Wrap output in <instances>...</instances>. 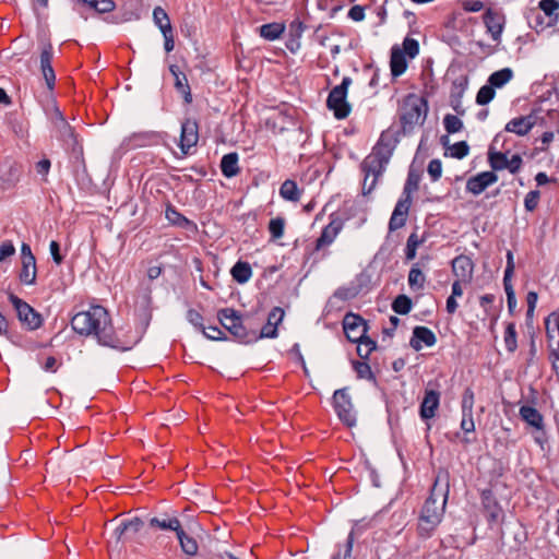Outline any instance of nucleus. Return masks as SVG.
Wrapping results in <instances>:
<instances>
[{
  "mask_svg": "<svg viewBox=\"0 0 559 559\" xmlns=\"http://www.w3.org/2000/svg\"><path fill=\"white\" fill-rule=\"evenodd\" d=\"M72 329L80 335L94 336L103 346L127 349L116 335L109 312L103 306H91L78 312L71 320Z\"/></svg>",
  "mask_w": 559,
  "mask_h": 559,
  "instance_id": "f257e3e1",
  "label": "nucleus"
},
{
  "mask_svg": "<svg viewBox=\"0 0 559 559\" xmlns=\"http://www.w3.org/2000/svg\"><path fill=\"white\" fill-rule=\"evenodd\" d=\"M449 496V473L440 469L418 518L417 534L427 539L441 523Z\"/></svg>",
  "mask_w": 559,
  "mask_h": 559,
  "instance_id": "f03ea898",
  "label": "nucleus"
},
{
  "mask_svg": "<svg viewBox=\"0 0 559 559\" xmlns=\"http://www.w3.org/2000/svg\"><path fill=\"white\" fill-rule=\"evenodd\" d=\"M343 329L349 342L358 343V356L361 359H368L369 355L377 348V343L366 335L367 322L364 318L353 312L346 313L343 319Z\"/></svg>",
  "mask_w": 559,
  "mask_h": 559,
  "instance_id": "7ed1b4c3",
  "label": "nucleus"
},
{
  "mask_svg": "<svg viewBox=\"0 0 559 559\" xmlns=\"http://www.w3.org/2000/svg\"><path fill=\"white\" fill-rule=\"evenodd\" d=\"M428 114V103L424 97L408 94L399 108V119L403 134H409L417 126L424 124Z\"/></svg>",
  "mask_w": 559,
  "mask_h": 559,
  "instance_id": "20e7f679",
  "label": "nucleus"
},
{
  "mask_svg": "<svg viewBox=\"0 0 559 559\" xmlns=\"http://www.w3.org/2000/svg\"><path fill=\"white\" fill-rule=\"evenodd\" d=\"M352 84L349 76H344L340 85L334 86L329 93L326 106L334 112L335 118L345 119L350 112V105L346 100L347 90Z\"/></svg>",
  "mask_w": 559,
  "mask_h": 559,
  "instance_id": "39448f33",
  "label": "nucleus"
},
{
  "mask_svg": "<svg viewBox=\"0 0 559 559\" xmlns=\"http://www.w3.org/2000/svg\"><path fill=\"white\" fill-rule=\"evenodd\" d=\"M333 407L338 419L347 427L356 425V412L347 388L338 389L333 394Z\"/></svg>",
  "mask_w": 559,
  "mask_h": 559,
  "instance_id": "423d86ee",
  "label": "nucleus"
},
{
  "mask_svg": "<svg viewBox=\"0 0 559 559\" xmlns=\"http://www.w3.org/2000/svg\"><path fill=\"white\" fill-rule=\"evenodd\" d=\"M9 300L15 309L19 320L27 330L34 331L41 326L43 317L31 305L12 293L9 294Z\"/></svg>",
  "mask_w": 559,
  "mask_h": 559,
  "instance_id": "0eeeda50",
  "label": "nucleus"
},
{
  "mask_svg": "<svg viewBox=\"0 0 559 559\" xmlns=\"http://www.w3.org/2000/svg\"><path fill=\"white\" fill-rule=\"evenodd\" d=\"M543 110L540 108L533 109L528 115L513 118L504 128V131L515 133L516 135H526L536 124L544 122V118L539 117Z\"/></svg>",
  "mask_w": 559,
  "mask_h": 559,
  "instance_id": "6e6552de",
  "label": "nucleus"
},
{
  "mask_svg": "<svg viewBox=\"0 0 559 559\" xmlns=\"http://www.w3.org/2000/svg\"><path fill=\"white\" fill-rule=\"evenodd\" d=\"M250 313L240 314L235 324H231L229 333L240 343L250 344L257 342V331L251 328L249 320Z\"/></svg>",
  "mask_w": 559,
  "mask_h": 559,
  "instance_id": "1a4fd4ad",
  "label": "nucleus"
},
{
  "mask_svg": "<svg viewBox=\"0 0 559 559\" xmlns=\"http://www.w3.org/2000/svg\"><path fill=\"white\" fill-rule=\"evenodd\" d=\"M53 126L58 131L59 139L62 140L68 147H71L73 152H76L79 146L78 136L74 129L64 119L59 109L55 111Z\"/></svg>",
  "mask_w": 559,
  "mask_h": 559,
  "instance_id": "9d476101",
  "label": "nucleus"
},
{
  "mask_svg": "<svg viewBox=\"0 0 559 559\" xmlns=\"http://www.w3.org/2000/svg\"><path fill=\"white\" fill-rule=\"evenodd\" d=\"M396 143L397 139L394 138L392 132L389 130L383 131L370 154L382 160V163L388 164L396 146Z\"/></svg>",
  "mask_w": 559,
  "mask_h": 559,
  "instance_id": "9b49d317",
  "label": "nucleus"
},
{
  "mask_svg": "<svg viewBox=\"0 0 559 559\" xmlns=\"http://www.w3.org/2000/svg\"><path fill=\"white\" fill-rule=\"evenodd\" d=\"M483 21L492 40L499 43L506 24L503 13L488 8L483 15Z\"/></svg>",
  "mask_w": 559,
  "mask_h": 559,
  "instance_id": "f8f14e48",
  "label": "nucleus"
},
{
  "mask_svg": "<svg viewBox=\"0 0 559 559\" xmlns=\"http://www.w3.org/2000/svg\"><path fill=\"white\" fill-rule=\"evenodd\" d=\"M199 141V126L193 119H186L181 123V134L179 147L183 155H188L191 147L195 146Z\"/></svg>",
  "mask_w": 559,
  "mask_h": 559,
  "instance_id": "ddd939ff",
  "label": "nucleus"
},
{
  "mask_svg": "<svg viewBox=\"0 0 559 559\" xmlns=\"http://www.w3.org/2000/svg\"><path fill=\"white\" fill-rule=\"evenodd\" d=\"M498 176L493 171H483L467 179L466 191L474 195L484 192L489 186L497 182Z\"/></svg>",
  "mask_w": 559,
  "mask_h": 559,
  "instance_id": "4468645a",
  "label": "nucleus"
},
{
  "mask_svg": "<svg viewBox=\"0 0 559 559\" xmlns=\"http://www.w3.org/2000/svg\"><path fill=\"white\" fill-rule=\"evenodd\" d=\"M441 394L433 389H426L424 399L420 403L419 415L423 420L431 419L436 416V412L440 405Z\"/></svg>",
  "mask_w": 559,
  "mask_h": 559,
  "instance_id": "2eb2a0df",
  "label": "nucleus"
},
{
  "mask_svg": "<svg viewBox=\"0 0 559 559\" xmlns=\"http://www.w3.org/2000/svg\"><path fill=\"white\" fill-rule=\"evenodd\" d=\"M284 318V310L280 307H274L269 316L266 323L257 332V341L261 338H275L277 336V325Z\"/></svg>",
  "mask_w": 559,
  "mask_h": 559,
  "instance_id": "dca6fc26",
  "label": "nucleus"
},
{
  "mask_svg": "<svg viewBox=\"0 0 559 559\" xmlns=\"http://www.w3.org/2000/svg\"><path fill=\"white\" fill-rule=\"evenodd\" d=\"M474 263L467 255L461 254L452 261V272L463 283H471L473 278Z\"/></svg>",
  "mask_w": 559,
  "mask_h": 559,
  "instance_id": "f3484780",
  "label": "nucleus"
},
{
  "mask_svg": "<svg viewBox=\"0 0 559 559\" xmlns=\"http://www.w3.org/2000/svg\"><path fill=\"white\" fill-rule=\"evenodd\" d=\"M51 61L52 46L48 44L40 52V70L49 90H53L56 83V74Z\"/></svg>",
  "mask_w": 559,
  "mask_h": 559,
  "instance_id": "a211bd4d",
  "label": "nucleus"
},
{
  "mask_svg": "<svg viewBox=\"0 0 559 559\" xmlns=\"http://www.w3.org/2000/svg\"><path fill=\"white\" fill-rule=\"evenodd\" d=\"M342 228L343 221L338 217L332 218L331 222L323 228L320 237L317 239L316 249L320 250L323 247L331 245Z\"/></svg>",
  "mask_w": 559,
  "mask_h": 559,
  "instance_id": "6ab92c4d",
  "label": "nucleus"
},
{
  "mask_svg": "<svg viewBox=\"0 0 559 559\" xmlns=\"http://www.w3.org/2000/svg\"><path fill=\"white\" fill-rule=\"evenodd\" d=\"M481 504L486 512L489 523H497L502 514V509L499 506L491 490L486 489L481 492Z\"/></svg>",
  "mask_w": 559,
  "mask_h": 559,
  "instance_id": "aec40b11",
  "label": "nucleus"
},
{
  "mask_svg": "<svg viewBox=\"0 0 559 559\" xmlns=\"http://www.w3.org/2000/svg\"><path fill=\"white\" fill-rule=\"evenodd\" d=\"M169 71L174 76V86L178 93L183 97L186 104L192 103V93L187 79V75L180 71L177 64H170Z\"/></svg>",
  "mask_w": 559,
  "mask_h": 559,
  "instance_id": "412c9836",
  "label": "nucleus"
},
{
  "mask_svg": "<svg viewBox=\"0 0 559 559\" xmlns=\"http://www.w3.org/2000/svg\"><path fill=\"white\" fill-rule=\"evenodd\" d=\"M436 342L437 337L430 329L426 326H415L409 344L415 350H420L421 343L430 347L433 346Z\"/></svg>",
  "mask_w": 559,
  "mask_h": 559,
  "instance_id": "4be33fe9",
  "label": "nucleus"
},
{
  "mask_svg": "<svg viewBox=\"0 0 559 559\" xmlns=\"http://www.w3.org/2000/svg\"><path fill=\"white\" fill-rule=\"evenodd\" d=\"M364 286V276H357L353 282H350L347 286H342L337 288L334 293V297L340 300H349L357 297Z\"/></svg>",
  "mask_w": 559,
  "mask_h": 559,
  "instance_id": "5701e85b",
  "label": "nucleus"
},
{
  "mask_svg": "<svg viewBox=\"0 0 559 559\" xmlns=\"http://www.w3.org/2000/svg\"><path fill=\"white\" fill-rule=\"evenodd\" d=\"M390 68L393 78H399L406 71V56L399 46H393L391 49Z\"/></svg>",
  "mask_w": 559,
  "mask_h": 559,
  "instance_id": "b1692460",
  "label": "nucleus"
},
{
  "mask_svg": "<svg viewBox=\"0 0 559 559\" xmlns=\"http://www.w3.org/2000/svg\"><path fill=\"white\" fill-rule=\"evenodd\" d=\"M386 164L369 154L361 163V170L366 175V179H370L371 176L379 178L385 170Z\"/></svg>",
  "mask_w": 559,
  "mask_h": 559,
  "instance_id": "393cba45",
  "label": "nucleus"
},
{
  "mask_svg": "<svg viewBox=\"0 0 559 559\" xmlns=\"http://www.w3.org/2000/svg\"><path fill=\"white\" fill-rule=\"evenodd\" d=\"M520 417L523 421L536 429H543L544 418L543 415L533 406L523 405L520 408Z\"/></svg>",
  "mask_w": 559,
  "mask_h": 559,
  "instance_id": "a878e982",
  "label": "nucleus"
},
{
  "mask_svg": "<svg viewBox=\"0 0 559 559\" xmlns=\"http://www.w3.org/2000/svg\"><path fill=\"white\" fill-rule=\"evenodd\" d=\"M221 170L222 174L227 177L231 178L239 174L240 168L238 166V154L233 152L224 155L221 159Z\"/></svg>",
  "mask_w": 559,
  "mask_h": 559,
  "instance_id": "bb28decb",
  "label": "nucleus"
},
{
  "mask_svg": "<svg viewBox=\"0 0 559 559\" xmlns=\"http://www.w3.org/2000/svg\"><path fill=\"white\" fill-rule=\"evenodd\" d=\"M559 8V2L557 0H542L539 2V9L545 13L547 17L546 26L550 27L557 24L559 20V14L557 10Z\"/></svg>",
  "mask_w": 559,
  "mask_h": 559,
  "instance_id": "cd10ccee",
  "label": "nucleus"
},
{
  "mask_svg": "<svg viewBox=\"0 0 559 559\" xmlns=\"http://www.w3.org/2000/svg\"><path fill=\"white\" fill-rule=\"evenodd\" d=\"M165 216L173 225L187 229L195 228V224L192 221L188 219L170 204L166 207Z\"/></svg>",
  "mask_w": 559,
  "mask_h": 559,
  "instance_id": "c85d7f7f",
  "label": "nucleus"
},
{
  "mask_svg": "<svg viewBox=\"0 0 559 559\" xmlns=\"http://www.w3.org/2000/svg\"><path fill=\"white\" fill-rule=\"evenodd\" d=\"M230 274L234 281H236L239 284H245L251 278L252 270L248 262L238 261L231 267Z\"/></svg>",
  "mask_w": 559,
  "mask_h": 559,
  "instance_id": "c756f323",
  "label": "nucleus"
},
{
  "mask_svg": "<svg viewBox=\"0 0 559 559\" xmlns=\"http://www.w3.org/2000/svg\"><path fill=\"white\" fill-rule=\"evenodd\" d=\"M37 267L36 261H22V267L19 278L24 285H34L36 283Z\"/></svg>",
  "mask_w": 559,
  "mask_h": 559,
  "instance_id": "7c9ffc66",
  "label": "nucleus"
},
{
  "mask_svg": "<svg viewBox=\"0 0 559 559\" xmlns=\"http://www.w3.org/2000/svg\"><path fill=\"white\" fill-rule=\"evenodd\" d=\"M152 527H157L163 531H174L176 534L181 530V523L177 518H152L150 520Z\"/></svg>",
  "mask_w": 559,
  "mask_h": 559,
  "instance_id": "2f4dec72",
  "label": "nucleus"
},
{
  "mask_svg": "<svg viewBox=\"0 0 559 559\" xmlns=\"http://www.w3.org/2000/svg\"><path fill=\"white\" fill-rule=\"evenodd\" d=\"M285 26L282 23H269L259 27V34L266 40H275L284 33Z\"/></svg>",
  "mask_w": 559,
  "mask_h": 559,
  "instance_id": "473e14b6",
  "label": "nucleus"
},
{
  "mask_svg": "<svg viewBox=\"0 0 559 559\" xmlns=\"http://www.w3.org/2000/svg\"><path fill=\"white\" fill-rule=\"evenodd\" d=\"M300 194L296 181L290 179L285 180L280 188V195L287 201L297 202L300 199Z\"/></svg>",
  "mask_w": 559,
  "mask_h": 559,
  "instance_id": "72a5a7b5",
  "label": "nucleus"
},
{
  "mask_svg": "<svg viewBox=\"0 0 559 559\" xmlns=\"http://www.w3.org/2000/svg\"><path fill=\"white\" fill-rule=\"evenodd\" d=\"M177 538L179 540L182 551L186 555L194 556L198 554L199 546L197 540L193 537L187 535L182 528L177 533Z\"/></svg>",
  "mask_w": 559,
  "mask_h": 559,
  "instance_id": "f704fd0d",
  "label": "nucleus"
},
{
  "mask_svg": "<svg viewBox=\"0 0 559 559\" xmlns=\"http://www.w3.org/2000/svg\"><path fill=\"white\" fill-rule=\"evenodd\" d=\"M488 163L495 171L507 169L508 156L507 153L493 151L492 147L488 151Z\"/></svg>",
  "mask_w": 559,
  "mask_h": 559,
  "instance_id": "c9c22d12",
  "label": "nucleus"
},
{
  "mask_svg": "<svg viewBox=\"0 0 559 559\" xmlns=\"http://www.w3.org/2000/svg\"><path fill=\"white\" fill-rule=\"evenodd\" d=\"M241 313L233 308H223L217 312V319L224 329L229 331L231 324L238 320Z\"/></svg>",
  "mask_w": 559,
  "mask_h": 559,
  "instance_id": "e433bc0d",
  "label": "nucleus"
},
{
  "mask_svg": "<svg viewBox=\"0 0 559 559\" xmlns=\"http://www.w3.org/2000/svg\"><path fill=\"white\" fill-rule=\"evenodd\" d=\"M513 76V72L510 68H504V69H501L499 71H496L493 72L489 79H488V83L492 86V87H497V88H500L502 87L504 84H507Z\"/></svg>",
  "mask_w": 559,
  "mask_h": 559,
  "instance_id": "4c0bfd02",
  "label": "nucleus"
},
{
  "mask_svg": "<svg viewBox=\"0 0 559 559\" xmlns=\"http://www.w3.org/2000/svg\"><path fill=\"white\" fill-rule=\"evenodd\" d=\"M426 277L423 271L418 267V264H414L408 273V285L413 290H419L424 288Z\"/></svg>",
  "mask_w": 559,
  "mask_h": 559,
  "instance_id": "58836bf2",
  "label": "nucleus"
},
{
  "mask_svg": "<svg viewBox=\"0 0 559 559\" xmlns=\"http://www.w3.org/2000/svg\"><path fill=\"white\" fill-rule=\"evenodd\" d=\"M518 334L515 330V324L513 322H510L506 326L504 331V344L510 353H514L518 348Z\"/></svg>",
  "mask_w": 559,
  "mask_h": 559,
  "instance_id": "ea45409f",
  "label": "nucleus"
},
{
  "mask_svg": "<svg viewBox=\"0 0 559 559\" xmlns=\"http://www.w3.org/2000/svg\"><path fill=\"white\" fill-rule=\"evenodd\" d=\"M392 309L399 314H407L412 310V299L406 295H399L392 302Z\"/></svg>",
  "mask_w": 559,
  "mask_h": 559,
  "instance_id": "a19ab883",
  "label": "nucleus"
},
{
  "mask_svg": "<svg viewBox=\"0 0 559 559\" xmlns=\"http://www.w3.org/2000/svg\"><path fill=\"white\" fill-rule=\"evenodd\" d=\"M153 19H154L155 24L159 27L160 32L167 31V28L168 29L173 28L171 24H170L169 16L163 8L156 7L154 9Z\"/></svg>",
  "mask_w": 559,
  "mask_h": 559,
  "instance_id": "79ce46f5",
  "label": "nucleus"
},
{
  "mask_svg": "<svg viewBox=\"0 0 559 559\" xmlns=\"http://www.w3.org/2000/svg\"><path fill=\"white\" fill-rule=\"evenodd\" d=\"M420 181V175L414 170H409L407 175L406 182L403 189V195L407 198H412V193L418 190Z\"/></svg>",
  "mask_w": 559,
  "mask_h": 559,
  "instance_id": "37998d69",
  "label": "nucleus"
},
{
  "mask_svg": "<svg viewBox=\"0 0 559 559\" xmlns=\"http://www.w3.org/2000/svg\"><path fill=\"white\" fill-rule=\"evenodd\" d=\"M423 242V239H419L416 233H412L407 239L406 248H405V258L411 261L416 257L417 248Z\"/></svg>",
  "mask_w": 559,
  "mask_h": 559,
  "instance_id": "c03bdc74",
  "label": "nucleus"
},
{
  "mask_svg": "<svg viewBox=\"0 0 559 559\" xmlns=\"http://www.w3.org/2000/svg\"><path fill=\"white\" fill-rule=\"evenodd\" d=\"M443 124L448 133H456L463 128L462 120L457 116L451 114L444 116Z\"/></svg>",
  "mask_w": 559,
  "mask_h": 559,
  "instance_id": "a18cd8bd",
  "label": "nucleus"
},
{
  "mask_svg": "<svg viewBox=\"0 0 559 559\" xmlns=\"http://www.w3.org/2000/svg\"><path fill=\"white\" fill-rule=\"evenodd\" d=\"M123 524H124V530L127 532L128 540H130L132 537H134L144 525L143 521L140 518L123 520Z\"/></svg>",
  "mask_w": 559,
  "mask_h": 559,
  "instance_id": "49530a36",
  "label": "nucleus"
},
{
  "mask_svg": "<svg viewBox=\"0 0 559 559\" xmlns=\"http://www.w3.org/2000/svg\"><path fill=\"white\" fill-rule=\"evenodd\" d=\"M495 94V87H492L490 84L484 85L479 88L476 95V103L478 105H487L493 99Z\"/></svg>",
  "mask_w": 559,
  "mask_h": 559,
  "instance_id": "de8ad7c7",
  "label": "nucleus"
},
{
  "mask_svg": "<svg viewBox=\"0 0 559 559\" xmlns=\"http://www.w3.org/2000/svg\"><path fill=\"white\" fill-rule=\"evenodd\" d=\"M285 219L283 217L272 218L269 223V231L273 239H280L284 235Z\"/></svg>",
  "mask_w": 559,
  "mask_h": 559,
  "instance_id": "09e8293b",
  "label": "nucleus"
},
{
  "mask_svg": "<svg viewBox=\"0 0 559 559\" xmlns=\"http://www.w3.org/2000/svg\"><path fill=\"white\" fill-rule=\"evenodd\" d=\"M462 415H469L473 414V407H474V392L471 388H466L462 395Z\"/></svg>",
  "mask_w": 559,
  "mask_h": 559,
  "instance_id": "8fccbe9b",
  "label": "nucleus"
},
{
  "mask_svg": "<svg viewBox=\"0 0 559 559\" xmlns=\"http://www.w3.org/2000/svg\"><path fill=\"white\" fill-rule=\"evenodd\" d=\"M353 368L359 379H373V373L367 361H354Z\"/></svg>",
  "mask_w": 559,
  "mask_h": 559,
  "instance_id": "3c124183",
  "label": "nucleus"
},
{
  "mask_svg": "<svg viewBox=\"0 0 559 559\" xmlns=\"http://www.w3.org/2000/svg\"><path fill=\"white\" fill-rule=\"evenodd\" d=\"M402 50L405 56H408L411 59H413L419 53V44L414 38L405 37Z\"/></svg>",
  "mask_w": 559,
  "mask_h": 559,
  "instance_id": "603ef678",
  "label": "nucleus"
},
{
  "mask_svg": "<svg viewBox=\"0 0 559 559\" xmlns=\"http://www.w3.org/2000/svg\"><path fill=\"white\" fill-rule=\"evenodd\" d=\"M187 320L194 328L202 331V333H205V325L203 324V317L199 311H197L195 309H189L187 312Z\"/></svg>",
  "mask_w": 559,
  "mask_h": 559,
  "instance_id": "864d4df0",
  "label": "nucleus"
},
{
  "mask_svg": "<svg viewBox=\"0 0 559 559\" xmlns=\"http://www.w3.org/2000/svg\"><path fill=\"white\" fill-rule=\"evenodd\" d=\"M540 193L538 190L530 191L524 199V206L527 212L536 210L539 202Z\"/></svg>",
  "mask_w": 559,
  "mask_h": 559,
  "instance_id": "5fc2aeb1",
  "label": "nucleus"
},
{
  "mask_svg": "<svg viewBox=\"0 0 559 559\" xmlns=\"http://www.w3.org/2000/svg\"><path fill=\"white\" fill-rule=\"evenodd\" d=\"M450 150H451L452 157L462 159L468 154L469 146L467 145V143L465 141H461V142L453 144L450 147Z\"/></svg>",
  "mask_w": 559,
  "mask_h": 559,
  "instance_id": "6e6d98bb",
  "label": "nucleus"
},
{
  "mask_svg": "<svg viewBox=\"0 0 559 559\" xmlns=\"http://www.w3.org/2000/svg\"><path fill=\"white\" fill-rule=\"evenodd\" d=\"M463 92H464V87L462 85H460V90L457 93H454V92L451 93V106L454 109V111L461 116H463L465 114V110L462 108V103H461Z\"/></svg>",
  "mask_w": 559,
  "mask_h": 559,
  "instance_id": "4d7b16f0",
  "label": "nucleus"
},
{
  "mask_svg": "<svg viewBox=\"0 0 559 559\" xmlns=\"http://www.w3.org/2000/svg\"><path fill=\"white\" fill-rule=\"evenodd\" d=\"M427 171L432 181H437L442 174V164L439 159H431L428 164Z\"/></svg>",
  "mask_w": 559,
  "mask_h": 559,
  "instance_id": "13d9d810",
  "label": "nucleus"
},
{
  "mask_svg": "<svg viewBox=\"0 0 559 559\" xmlns=\"http://www.w3.org/2000/svg\"><path fill=\"white\" fill-rule=\"evenodd\" d=\"M406 218L407 216H403L399 212L393 211L389 222V229L391 231H394L396 229L402 228L406 223Z\"/></svg>",
  "mask_w": 559,
  "mask_h": 559,
  "instance_id": "bf43d9fd",
  "label": "nucleus"
},
{
  "mask_svg": "<svg viewBox=\"0 0 559 559\" xmlns=\"http://www.w3.org/2000/svg\"><path fill=\"white\" fill-rule=\"evenodd\" d=\"M204 336L212 341H223L227 340L225 333L217 326H205Z\"/></svg>",
  "mask_w": 559,
  "mask_h": 559,
  "instance_id": "052dcab7",
  "label": "nucleus"
},
{
  "mask_svg": "<svg viewBox=\"0 0 559 559\" xmlns=\"http://www.w3.org/2000/svg\"><path fill=\"white\" fill-rule=\"evenodd\" d=\"M305 28L306 27H305L304 23L300 20H298V19L294 20L289 24V37L296 38V39H300Z\"/></svg>",
  "mask_w": 559,
  "mask_h": 559,
  "instance_id": "680f3d73",
  "label": "nucleus"
},
{
  "mask_svg": "<svg viewBox=\"0 0 559 559\" xmlns=\"http://www.w3.org/2000/svg\"><path fill=\"white\" fill-rule=\"evenodd\" d=\"M462 8L466 12H478L483 10L484 2L480 0H463Z\"/></svg>",
  "mask_w": 559,
  "mask_h": 559,
  "instance_id": "e2e57ef3",
  "label": "nucleus"
},
{
  "mask_svg": "<svg viewBox=\"0 0 559 559\" xmlns=\"http://www.w3.org/2000/svg\"><path fill=\"white\" fill-rule=\"evenodd\" d=\"M411 204H412V198L404 197L403 199L397 201V203L394 207V211L399 212L403 216H407Z\"/></svg>",
  "mask_w": 559,
  "mask_h": 559,
  "instance_id": "0e129e2a",
  "label": "nucleus"
},
{
  "mask_svg": "<svg viewBox=\"0 0 559 559\" xmlns=\"http://www.w3.org/2000/svg\"><path fill=\"white\" fill-rule=\"evenodd\" d=\"M50 254L56 264L60 265L63 262V255L60 252V245L58 241L52 240L49 245Z\"/></svg>",
  "mask_w": 559,
  "mask_h": 559,
  "instance_id": "69168bd1",
  "label": "nucleus"
},
{
  "mask_svg": "<svg viewBox=\"0 0 559 559\" xmlns=\"http://www.w3.org/2000/svg\"><path fill=\"white\" fill-rule=\"evenodd\" d=\"M522 164H523L522 157L519 154H514V155H512V157L510 159L508 158L507 169L511 174H516L521 169Z\"/></svg>",
  "mask_w": 559,
  "mask_h": 559,
  "instance_id": "338daca9",
  "label": "nucleus"
},
{
  "mask_svg": "<svg viewBox=\"0 0 559 559\" xmlns=\"http://www.w3.org/2000/svg\"><path fill=\"white\" fill-rule=\"evenodd\" d=\"M348 17L353 21L360 22L365 19V8L361 5H353L348 11Z\"/></svg>",
  "mask_w": 559,
  "mask_h": 559,
  "instance_id": "774afa93",
  "label": "nucleus"
}]
</instances>
